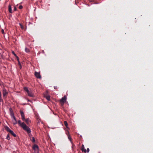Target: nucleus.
Returning a JSON list of instances; mask_svg holds the SVG:
<instances>
[{"instance_id":"obj_24","label":"nucleus","mask_w":153,"mask_h":153,"mask_svg":"<svg viewBox=\"0 0 153 153\" xmlns=\"http://www.w3.org/2000/svg\"><path fill=\"white\" fill-rule=\"evenodd\" d=\"M71 143L72 144V148H73V147H75V145H74V144L73 143L72 141H71Z\"/></svg>"},{"instance_id":"obj_27","label":"nucleus","mask_w":153,"mask_h":153,"mask_svg":"<svg viewBox=\"0 0 153 153\" xmlns=\"http://www.w3.org/2000/svg\"><path fill=\"white\" fill-rule=\"evenodd\" d=\"M1 32L2 33V34H4V30H3V29H2V30H1Z\"/></svg>"},{"instance_id":"obj_22","label":"nucleus","mask_w":153,"mask_h":153,"mask_svg":"<svg viewBox=\"0 0 153 153\" xmlns=\"http://www.w3.org/2000/svg\"><path fill=\"white\" fill-rule=\"evenodd\" d=\"M13 124H16L17 123V121L16 120H15L14 121H13Z\"/></svg>"},{"instance_id":"obj_26","label":"nucleus","mask_w":153,"mask_h":153,"mask_svg":"<svg viewBox=\"0 0 153 153\" xmlns=\"http://www.w3.org/2000/svg\"><path fill=\"white\" fill-rule=\"evenodd\" d=\"M1 91H0V101H1L2 100V99H1Z\"/></svg>"},{"instance_id":"obj_32","label":"nucleus","mask_w":153,"mask_h":153,"mask_svg":"<svg viewBox=\"0 0 153 153\" xmlns=\"http://www.w3.org/2000/svg\"><path fill=\"white\" fill-rule=\"evenodd\" d=\"M18 64H19V65L20 66V64H21V63L20 62L19 60L18 61Z\"/></svg>"},{"instance_id":"obj_3","label":"nucleus","mask_w":153,"mask_h":153,"mask_svg":"<svg viewBox=\"0 0 153 153\" xmlns=\"http://www.w3.org/2000/svg\"><path fill=\"white\" fill-rule=\"evenodd\" d=\"M20 114L22 117V119L23 121H25V115L24 112L22 110L20 111Z\"/></svg>"},{"instance_id":"obj_34","label":"nucleus","mask_w":153,"mask_h":153,"mask_svg":"<svg viewBox=\"0 0 153 153\" xmlns=\"http://www.w3.org/2000/svg\"><path fill=\"white\" fill-rule=\"evenodd\" d=\"M83 152H84L85 153H86V149H84V150Z\"/></svg>"},{"instance_id":"obj_10","label":"nucleus","mask_w":153,"mask_h":153,"mask_svg":"<svg viewBox=\"0 0 153 153\" xmlns=\"http://www.w3.org/2000/svg\"><path fill=\"white\" fill-rule=\"evenodd\" d=\"M25 121L26 123H27V124H29L30 123V120L29 119H25Z\"/></svg>"},{"instance_id":"obj_28","label":"nucleus","mask_w":153,"mask_h":153,"mask_svg":"<svg viewBox=\"0 0 153 153\" xmlns=\"http://www.w3.org/2000/svg\"><path fill=\"white\" fill-rule=\"evenodd\" d=\"M12 53L14 55V56H15L16 57V53H15L14 51H13Z\"/></svg>"},{"instance_id":"obj_13","label":"nucleus","mask_w":153,"mask_h":153,"mask_svg":"<svg viewBox=\"0 0 153 153\" xmlns=\"http://www.w3.org/2000/svg\"><path fill=\"white\" fill-rule=\"evenodd\" d=\"M5 129L6 130H7V131L8 132H9L10 133L11 130L10 129V128H9V127H7V126L5 128Z\"/></svg>"},{"instance_id":"obj_20","label":"nucleus","mask_w":153,"mask_h":153,"mask_svg":"<svg viewBox=\"0 0 153 153\" xmlns=\"http://www.w3.org/2000/svg\"><path fill=\"white\" fill-rule=\"evenodd\" d=\"M7 139L8 140H10V135L9 134H8L7 135Z\"/></svg>"},{"instance_id":"obj_7","label":"nucleus","mask_w":153,"mask_h":153,"mask_svg":"<svg viewBox=\"0 0 153 153\" xmlns=\"http://www.w3.org/2000/svg\"><path fill=\"white\" fill-rule=\"evenodd\" d=\"M44 96L46 99L48 101H50L51 100L50 96L49 95H48V94H45Z\"/></svg>"},{"instance_id":"obj_18","label":"nucleus","mask_w":153,"mask_h":153,"mask_svg":"<svg viewBox=\"0 0 153 153\" xmlns=\"http://www.w3.org/2000/svg\"><path fill=\"white\" fill-rule=\"evenodd\" d=\"M84 145H82L81 146V150L83 152L84 150Z\"/></svg>"},{"instance_id":"obj_17","label":"nucleus","mask_w":153,"mask_h":153,"mask_svg":"<svg viewBox=\"0 0 153 153\" xmlns=\"http://www.w3.org/2000/svg\"><path fill=\"white\" fill-rule=\"evenodd\" d=\"M64 125L66 127H67L68 126V123L66 121H65L64 122Z\"/></svg>"},{"instance_id":"obj_19","label":"nucleus","mask_w":153,"mask_h":153,"mask_svg":"<svg viewBox=\"0 0 153 153\" xmlns=\"http://www.w3.org/2000/svg\"><path fill=\"white\" fill-rule=\"evenodd\" d=\"M24 90H25V91H26L27 92V94H28V93L29 91V90H28L27 88H26V87H25Z\"/></svg>"},{"instance_id":"obj_25","label":"nucleus","mask_w":153,"mask_h":153,"mask_svg":"<svg viewBox=\"0 0 153 153\" xmlns=\"http://www.w3.org/2000/svg\"><path fill=\"white\" fill-rule=\"evenodd\" d=\"M19 8L20 9H21L22 8L23 6H22V5H19Z\"/></svg>"},{"instance_id":"obj_8","label":"nucleus","mask_w":153,"mask_h":153,"mask_svg":"<svg viewBox=\"0 0 153 153\" xmlns=\"http://www.w3.org/2000/svg\"><path fill=\"white\" fill-rule=\"evenodd\" d=\"M10 112V116L12 117V118H13V115H14L12 109V108H10L9 109Z\"/></svg>"},{"instance_id":"obj_37","label":"nucleus","mask_w":153,"mask_h":153,"mask_svg":"<svg viewBox=\"0 0 153 153\" xmlns=\"http://www.w3.org/2000/svg\"><path fill=\"white\" fill-rule=\"evenodd\" d=\"M1 145H0V147H1Z\"/></svg>"},{"instance_id":"obj_38","label":"nucleus","mask_w":153,"mask_h":153,"mask_svg":"<svg viewBox=\"0 0 153 153\" xmlns=\"http://www.w3.org/2000/svg\"><path fill=\"white\" fill-rule=\"evenodd\" d=\"M1 123V122H0V123Z\"/></svg>"},{"instance_id":"obj_9","label":"nucleus","mask_w":153,"mask_h":153,"mask_svg":"<svg viewBox=\"0 0 153 153\" xmlns=\"http://www.w3.org/2000/svg\"><path fill=\"white\" fill-rule=\"evenodd\" d=\"M7 94V92L5 88H4L3 89V96H5Z\"/></svg>"},{"instance_id":"obj_5","label":"nucleus","mask_w":153,"mask_h":153,"mask_svg":"<svg viewBox=\"0 0 153 153\" xmlns=\"http://www.w3.org/2000/svg\"><path fill=\"white\" fill-rule=\"evenodd\" d=\"M35 75L36 77L40 79L41 78V76L39 73L37 72H35Z\"/></svg>"},{"instance_id":"obj_6","label":"nucleus","mask_w":153,"mask_h":153,"mask_svg":"<svg viewBox=\"0 0 153 153\" xmlns=\"http://www.w3.org/2000/svg\"><path fill=\"white\" fill-rule=\"evenodd\" d=\"M28 95L29 96L31 97H34V93H33V92H32V91H29V92H28Z\"/></svg>"},{"instance_id":"obj_33","label":"nucleus","mask_w":153,"mask_h":153,"mask_svg":"<svg viewBox=\"0 0 153 153\" xmlns=\"http://www.w3.org/2000/svg\"><path fill=\"white\" fill-rule=\"evenodd\" d=\"M87 152H89L90 151V149L89 148H88L87 149Z\"/></svg>"},{"instance_id":"obj_31","label":"nucleus","mask_w":153,"mask_h":153,"mask_svg":"<svg viewBox=\"0 0 153 153\" xmlns=\"http://www.w3.org/2000/svg\"><path fill=\"white\" fill-rule=\"evenodd\" d=\"M17 10V8H16V6H14V10Z\"/></svg>"},{"instance_id":"obj_1","label":"nucleus","mask_w":153,"mask_h":153,"mask_svg":"<svg viewBox=\"0 0 153 153\" xmlns=\"http://www.w3.org/2000/svg\"><path fill=\"white\" fill-rule=\"evenodd\" d=\"M22 128L24 130L26 131L27 133H30L31 132V130L30 128L27 126L26 124L24 123H22Z\"/></svg>"},{"instance_id":"obj_30","label":"nucleus","mask_w":153,"mask_h":153,"mask_svg":"<svg viewBox=\"0 0 153 153\" xmlns=\"http://www.w3.org/2000/svg\"><path fill=\"white\" fill-rule=\"evenodd\" d=\"M16 57L17 60H18V62H19V57L17 56L16 55Z\"/></svg>"},{"instance_id":"obj_2","label":"nucleus","mask_w":153,"mask_h":153,"mask_svg":"<svg viewBox=\"0 0 153 153\" xmlns=\"http://www.w3.org/2000/svg\"><path fill=\"white\" fill-rule=\"evenodd\" d=\"M67 98L65 96H64L63 97H62L61 100H60V102L62 106L63 105L65 102L66 101Z\"/></svg>"},{"instance_id":"obj_39","label":"nucleus","mask_w":153,"mask_h":153,"mask_svg":"<svg viewBox=\"0 0 153 153\" xmlns=\"http://www.w3.org/2000/svg\"><path fill=\"white\" fill-rule=\"evenodd\" d=\"M36 153V152H35V153Z\"/></svg>"},{"instance_id":"obj_15","label":"nucleus","mask_w":153,"mask_h":153,"mask_svg":"<svg viewBox=\"0 0 153 153\" xmlns=\"http://www.w3.org/2000/svg\"><path fill=\"white\" fill-rule=\"evenodd\" d=\"M25 51L26 53H28L30 52V50L29 49L27 48H25Z\"/></svg>"},{"instance_id":"obj_36","label":"nucleus","mask_w":153,"mask_h":153,"mask_svg":"<svg viewBox=\"0 0 153 153\" xmlns=\"http://www.w3.org/2000/svg\"><path fill=\"white\" fill-rule=\"evenodd\" d=\"M22 68V65H21V64H20V69H21Z\"/></svg>"},{"instance_id":"obj_4","label":"nucleus","mask_w":153,"mask_h":153,"mask_svg":"<svg viewBox=\"0 0 153 153\" xmlns=\"http://www.w3.org/2000/svg\"><path fill=\"white\" fill-rule=\"evenodd\" d=\"M33 149L35 151V153H37L38 152V150L39 147L38 146L36 145H35L33 147Z\"/></svg>"},{"instance_id":"obj_12","label":"nucleus","mask_w":153,"mask_h":153,"mask_svg":"<svg viewBox=\"0 0 153 153\" xmlns=\"http://www.w3.org/2000/svg\"><path fill=\"white\" fill-rule=\"evenodd\" d=\"M10 133L13 136H14V137H16V134H14L13 131H12V130H11L10 131Z\"/></svg>"},{"instance_id":"obj_16","label":"nucleus","mask_w":153,"mask_h":153,"mask_svg":"<svg viewBox=\"0 0 153 153\" xmlns=\"http://www.w3.org/2000/svg\"><path fill=\"white\" fill-rule=\"evenodd\" d=\"M19 25H20V26L21 27V28L22 29H24L25 27H24V26H23V25H22V24H21V23H20L19 24Z\"/></svg>"},{"instance_id":"obj_11","label":"nucleus","mask_w":153,"mask_h":153,"mask_svg":"<svg viewBox=\"0 0 153 153\" xmlns=\"http://www.w3.org/2000/svg\"><path fill=\"white\" fill-rule=\"evenodd\" d=\"M8 10L9 11L10 13H12V7L11 6V5H8Z\"/></svg>"},{"instance_id":"obj_35","label":"nucleus","mask_w":153,"mask_h":153,"mask_svg":"<svg viewBox=\"0 0 153 153\" xmlns=\"http://www.w3.org/2000/svg\"><path fill=\"white\" fill-rule=\"evenodd\" d=\"M54 88L55 89H57V86H54Z\"/></svg>"},{"instance_id":"obj_21","label":"nucleus","mask_w":153,"mask_h":153,"mask_svg":"<svg viewBox=\"0 0 153 153\" xmlns=\"http://www.w3.org/2000/svg\"><path fill=\"white\" fill-rule=\"evenodd\" d=\"M68 138L69 139L70 141H71V136L70 135L68 134Z\"/></svg>"},{"instance_id":"obj_14","label":"nucleus","mask_w":153,"mask_h":153,"mask_svg":"<svg viewBox=\"0 0 153 153\" xmlns=\"http://www.w3.org/2000/svg\"><path fill=\"white\" fill-rule=\"evenodd\" d=\"M17 122L19 123V125H20L21 126V127L22 128V124L23 123H21V120H18Z\"/></svg>"},{"instance_id":"obj_29","label":"nucleus","mask_w":153,"mask_h":153,"mask_svg":"<svg viewBox=\"0 0 153 153\" xmlns=\"http://www.w3.org/2000/svg\"><path fill=\"white\" fill-rule=\"evenodd\" d=\"M13 119L14 120H16L14 115H13Z\"/></svg>"},{"instance_id":"obj_23","label":"nucleus","mask_w":153,"mask_h":153,"mask_svg":"<svg viewBox=\"0 0 153 153\" xmlns=\"http://www.w3.org/2000/svg\"><path fill=\"white\" fill-rule=\"evenodd\" d=\"M31 140L32 142H35V140L34 137H33L32 138V140Z\"/></svg>"}]
</instances>
